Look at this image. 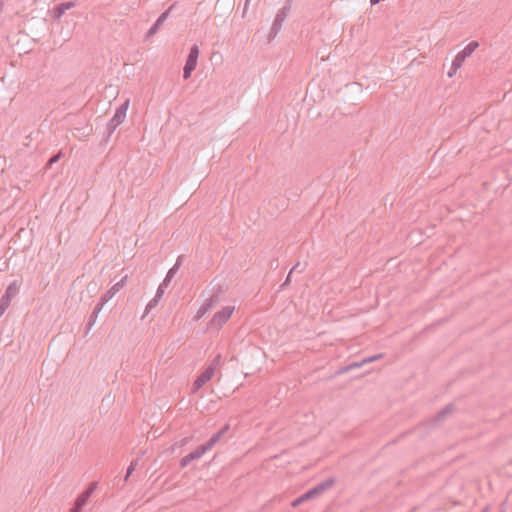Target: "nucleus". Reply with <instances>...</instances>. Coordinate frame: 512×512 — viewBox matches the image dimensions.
Instances as JSON below:
<instances>
[{
    "mask_svg": "<svg viewBox=\"0 0 512 512\" xmlns=\"http://www.w3.org/2000/svg\"><path fill=\"white\" fill-rule=\"evenodd\" d=\"M221 355L218 354L209 363L205 370L194 380V392L202 388L215 375L216 370L220 367Z\"/></svg>",
    "mask_w": 512,
    "mask_h": 512,
    "instance_id": "1",
    "label": "nucleus"
},
{
    "mask_svg": "<svg viewBox=\"0 0 512 512\" xmlns=\"http://www.w3.org/2000/svg\"><path fill=\"white\" fill-rule=\"evenodd\" d=\"M234 306H225L220 311L214 313L213 317L207 325V330L218 331L230 319L234 313Z\"/></svg>",
    "mask_w": 512,
    "mask_h": 512,
    "instance_id": "2",
    "label": "nucleus"
},
{
    "mask_svg": "<svg viewBox=\"0 0 512 512\" xmlns=\"http://www.w3.org/2000/svg\"><path fill=\"white\" fill-rule=\"evenodd\" d=\"M19 287V283L16 280L8 285L4 295L0 299V317L5 313L10 306L11 300L19 292Z\"/></svg>",
    "mask_w": 512,
    "mask_h": 512,
    "instance_id": "3",
    "label": "nucleus"
},
{
    "mask_svg": "<svg viewBox=\"0 0 512 512\" xmlns=\"http://www.w3.org/2000/svg\"><path fill=\"white\" fill-rule=\"evenodd\" d=\"M128 107L129 100H126L116 109L114 116L107 125V129L110 133H112L125 120Z\"/></svg>",
    "mask_w": 512,
    "mask_h": 512,
    "instance_id": "4",
    "label": "nucleus"
},
{
    "mask_svg": "<svg viewBox=\"0 0 512 512\" xmlns=\"http://www.w3.org/2000/svg\"><path fill=\"white\" fill-rule=\"evenodd\" d=\"M479 47L477 41H471L461 51H459L453 59L454 66H462L465 59L472 55V53Z\"/></svg>",
    "mask_w": 512,
    "mask_h": 512,
    "instance_id": "5",
    "label": "nucleus"
},
{
    "mask_svg": "<svg viewBox=\"0 0 512 512\" xmlns=\"http://www.w3.org/2000/svg\"><path fill=\"white\" fill-rule=\"evenodd\" d=\"M333 478H328L320 483H318L316 486H314L312 489L308 490L304 493L305 498L307 500L314 498L315 496L323 493L327 489L331 488L334 484Z\"/></svg>",
    "mask_w": 512,
    "mask_h": 512,
    "instance_id": "6",
    "label": "nucleus"
},
{
    "mask_svg": "<svg viewBox=\"0 0 512 512\" xmlns=\"http://www.w3.org/2000/svg\"><path fill=\"white\" fill-rule=\"evenodd\" d=\"M219 302V291L213 293L209 298H207L204 303L197 310V314L194 318H201L207 312L212 310V308Z\"/></svg>",
    "mask_w": 512,
    "mask_h": 512,
    "instance_id": "7",
    "label": "nucleus"
},
{
    "mask_svg": "<svg viewBox=\"0 0 512 512\" xmlns=\"http://www.w3.org/2000/svg\"><path fill=\"white\" fill-rule=\"evenodd\" d=\"M186 259L185 256H179L174 266L168 271L166 277L164 278L163 282L159 285L160 288L165 291V289L169 286L170 282L172 281L173 277L179 270L180 266L182 265L183 261Z\"/></svg>",
    "mask_w": 512,
    "mask_h": 512,
    "instance_id": "8",
    "label": "nucleus"
},
{
    "mask_svg": "<svg viewBox=\"0 0 512 512\" xmlns=\"http://www.w3.org/2000/svg\"><path fill=\"white\" fill-rule=\"evenodd\" d=\"M127 276H124L120 281L115 283L108 291H106L100 298L104 304L107 303L114 295L119 292L125 285Z\"/></svg>",
    "mask_w": 512,
    "mask_h": 512,
    "instance_id": "9",
    "label": "nucleus"
},
{
    "mask_svg": "<svg viewBox=\"0 0 512 512\" xmlns=\"http://www.w3.org/2000/svg\"><path fill=\"white\" fill-rule=\"evenodd\" d=\"M96 489V483L93 482L89 485V487L83 491L76 499L75 501V504L78 506V507H81L83 508V506L87 503L88 499L91 497V495L93 494V492L95 491Z\"/></svg>",
    "mask_w": 512,
    "mask_h": 512,
    "instance_id": "10",
    "label": "nucleus"
},
{
    "mask_svg": "<svg viewBox=\"0 0 512 512\" xmlns=\"http://www.w3.org/2000/svg\"><path fill=\"white\" fill-rule=\"evenodd\" d=\"M169 11L170 9L166 10L165 12H163L159 17L158 19L156 20V22L151 26V28L148 30L147 34H146V37L147 38H150L152 37L154 34L157 33V31L159 30V28L161 27V25L166 21V19L168 18L169 16Z\"/></svg>",
    "mask_w": 512,
    "mask_h": 512,
    "instance_id": "11",
    "label": "nucleus"
},
{
    "mask_svg": "<svg viewBox=\"0 0 512 512\" xmlns=\"http://www.w3.org/2000/svg\"><path fill=\"white\" fill-rule=\"evenodd\" d=\"M74 6V2L60 3L53 8L52 15L55 19H60L67 10L73 8Z\"/></svg>",
    "mask_w": 512,
    "mask_h": 512,
    "instance_id": "12",
    "label": "nucleus"
},
{
    "mask_svg": "<svg viewBox=\"0 0 512 512\" xmlns=\"http://www.w3.org/2000/svg\"><path fill=\"white\" fill-rule=\"evenodd\" d=\"M286 16L283 14V12H278L276 14V17L274 19V22L272 24V27H271V31H270V34L275 37L279 31L281 30L282 26H283V23L285 22L286 20Z\"/></svg>",
    "mask_w": 512,
    "mask_h": 512,
    "instance_id": "13",
    "label": "nucleus"
},
{
    "mask_svg": "<svg viewBox=\"0 0 512 512\" xmlns=\"http://www.w3.org/2000/svg\"><path fill=\"white\" fill-rule=\"evenodd\" d=\"M229 430V425L223 426L218 432L214 433L207 441V446L212 449L221 437Z\"/></svg>",
    "mask_w": 512,
    "mask_h": 512,
    "instance_id": "14",
    "label": "nucleus"
},
{
    "mask_svg": "<svg viewBox=\"0 0 512 512\" xmlns=\"http://www.w3.org/2000/svg\"><path fill=\"white\" fill-rule=\"evenodd\" d=\"M105 304L102 301H99V303L95 306L93 312L91 313L88 321V328L90 329L96 322V319L98 317V314L102 310L103 306Z\"/></svg>",
    "mask_w": 512,
    "mask_h": 512,
    "instance_id": "15",
    "label": "nucleus"
},
{
    "mask_svg": "<svg viewBox=\"0 0 512 512\" xmlns=\"http://www.w3.org/2000/svg\"><path fill=\"white\" fill-rule=\"evenodd\" d=\"M191 72H192V48L190 49V51L187 55L186 63L184 66V78L185 79L189 78L191 76Z\"/></svg>",
    "mask_w": 512,
    "mask_h": 512,
    "instance_id": "16",
    "label": "nucleus"
},
{
    "mask_svg": "<svg viewBox=\"0 0 512 512\" xmlns=\"http://www.w3.org/2000/svg\"><path fill=\"white\" fill-rule=\"evenodd\" d=\"M210 447L207 446V443H203L194 448V460L201 458L206 452H208Z\"/></svg>",
    "mask_w": 512,
    "mask_h": 512,
    "instance_id": "17",
    "label": "nucleus"
},
{
    "mask_svg": "<svg viewBox=\"0 0 512 512\" xmlns=\"http://www.w3.org/2000/svg\"><path fill=\"white\" fill-rule=\"evenodd\" d=\"M453 411L452 405L445 406L441 411H439L435 417V421L442 420L447 414L451 413Z\"/></svg>",
    "mask_w": 512,
    "mask_h": 512,
    "instance_id": "18",
    "label": "nucleus"
},
{
    "mask_svg": "<svg viewBox=\"0 0 512 512\" xmlns=\"http://www.w3.org/2000/svg\"><path fill=\"white\" fill-rule=\"evenodd\" d=\"M160 299L161 298H157V296H154V298L148 302V304L145 308V313L146 314L150 313L152 311V309H154L158 305Z\"/></svg>",
    "mask_w": 512,
    "mask_h": 512,
    "instance_id": "19",
    "label": "nucleus"
},
{
    "mask_svg": "<svg viewBox=\"0 0 512 512\" xmlns=\"http://www.w3.org/2000/svg\"><path fill=\"white\" fill-rule=\"evenodd\" d=\"M461 68V66H454V62L452 61V64H451V67H450V70L448 71V77L451 78L453 77L457 71Z\"/></svg>",
    "mask_w": 512,
    "mask_h": 512,
    "instance_id": "20",
    "label": "nucleus"
},
{
    "mask_svg": "<svg viewBox=\"0 0 512 512\" xmlns=\"http://www.w3.org/2000/svg\"><path fill=\"white\" fill-rule=\"evenodd\" d=\"M382 357H383V354H377V355H374V356H371L368 358H364L362 360V363H370V362L376 361L378 359H381Z\"/></svg>",
    "mask_w": 512,
    "mask_h": 512,
    "instance_id": "21",
    "label": "nucleus"
},
{
    "mask_svg": "<svg viewBox=\"0 0 512 512\" xmlns=\"http://www.w3.org/2000/svg\"><path fill=\"white\" fill-rule=\"evenodd\" d=\"M135 466H136V462L132 461L131 464L129 465L128 469H127V473H126V476H125V479H124L125 481L128 480L129 476L135 470Z\"/></svg>",
    "mask_w": 512,
    "mask_h": 512,
    "instance_id": "22",
    "label": "nucleus"
},
{
    "mask_svg": "<svg viewBox=\"0 0 512 512\" xmlns=\"http://www.w3.org/2000/svg\"><path fill=\"white\" fill-rule=\"evenodd\" d=\"M307 499L305 498V495H301L300 497L296 498L293 502H292V506L293 507H296L298 505H300L302 502L306 501Z\"/></svg>",
    "mask_w": 512,
    "mask_h": 512,
    "instance_id": "23",
    "label": "nucleus"
},
{
    "mask_svg": "<svg viewBox=\"0 0 512 512\" xmlns=\"http://www.w3.org/2000/svg\"><path fill=\"white\" fill-rule=\"evenodd\" d=\"M192 461V452L187 454L182 460H181V464L182 466H186L189 462Z\"/></svg>",
    "mask_w": 512,
    "mask_h": 512,
    "instance_id": "24",
    "label": "nucleus"
},
{
    "mask_svg": "<svg viewBox=\"0 0 512 512\" xmlns=\"http://www.w3.org/2000/svg\"><path fill=\"white\" fill-rule=\"evenodd\" d=\"M60 157H61V153H58V154H56V155L52 156V157L49 159V161H48L47 165H49V166H50V165H52V164L56 163V162L60 159Z\"/></svg>",
    "mask_w": 512,
    "mask_h": 512,
    "instance_id": "25",
    "label": "nucleus"
},
{
    "mask_svg": "<svg viewBox=\"0 0 512 512\" xmlns=\"http://www.w3.org/2000/svg\"><path fill=\"white\" fill-rule=\"evenodd\" d=\"M198 55H199V49L196 45H194V68L196 67V64H197Z\"/></svg>",
    "mask_w": 512,
    "mask_h": 512,
    "instance_id": "26",
    "label": "nucleus"
},
{
    "mask_svg": "<svg viewBox=\"0 0 512 512\" xmlns=\"http://www.w3.org/2000/svg\"><path fill=\"white\" fill-rule=\"evenodd\" d=\"M290 9H291V6L284 5V7L282 9H280L278 12H283V14L287 17Z\"/></svg>",
    "mask_w": 512,
    "mask_h": 512,
    "instance_id": "27",
    "label": "nucleus"
},
{
    "mask_svg": "<svg viewBox=\"0 0 512 512\" xmlns=\"http://www.w3.org/2000/svg\"><path fill=\"white\" fill-rule=\"evenodd\" d=\"M363 364H364V363H362V361H361V362H355V363L350 364L348 368H349V369L359 368V367H361Z\"/></svg>",
    "mask_w": 512,
    "mask_h": 512,
    "instance_id": "28",
    "label": "nucleus"
},
{
    "mask_svg": "<svg viewBox=\"0 0 512 512\" xmlns=\"http://www.w3.org/2000/svg\"><path fill=\"white\" fill-rule=\"evenodd\" d=\"M164 293H165V291H163V289H162V288L158 287V289H157V292H156V295H155V296H157V298H162V296H163V294H164Z\"/></svg>",
    "mask_w": 512,
    "mask_h": 512,
    "instance_id": "29",
    "label": "nucleus"
},
{
    "mask_svg": "<svg viewBox=\"0 0 512 512\" xmlns=\"http://www.w3.org/2000/svg\"><path fill=\"white\" fill-rule=\"evenodd\" d=\"M81 510V507H78L76 504H74V507L70 510V512H80Z\"/></svg>",
    "mask_w": 512,
    "mask_h": 512,
    "instance_id": "30",
    "label": "nucleus"
},
{
    "mask_svg": "<svg viewBox=\"0 0 512 512\" xmlns=\"http://www.w3.org/2000/svg\"><path fill=\"white\" fill-rule=\"evenodd\" d=\"M299 266L300 263H297L295 266H293L292 269L290 270V274H292L296 269H298Z\"/></svg>",
    "mask_w": 512,
    "mask_h": 512,
    "instance_id": "31",
    "label": "nucleus"
},
{
    "mask_svg": "<svg viewBox=\"0 0 512 512\" xmlns=\"http://www.w3.org/2000/svg\"><path fill=\"white\" fill-rule=\"evenodd\" d=\"M290 276H291V274L289 273L282 286H285V285H287L290 282Z\"/></svg>",
    "mask_w": 512,
    "mask_h": 512,
    "instance_id": "32",
    "label": "nucleus"
},
{
    "mask_svg": "<svg viewBox=\"0 0 512 512\" xmlns=\"http://www.w3.org/2000/svg\"><path fill=\"white\" fill-rule=\"evenodd\" d=\"M380 1H381V0H370V3H371V5L373 6V5L378 4Z\"/></svg>",
    "mask_w": 512,
    "mask_h": 512,
    "instance_id": "33",
    "label": "nucleus"
},
{
    "mask_svg": "<svg viewBox=\"0 0 512 512\" xmlns=\"http://www.w3.org/2000/svg\"><path fill=\"white\" fill-rule=\"evenodd\" d=\"M293 0H286L285 5H289L292 7Z\"/></svg>",
    "mask_w": 512,
    "mask_h": 512,
    "instance_id": "34",
    "label": "nucleus"
},
{
    "mask_svg": "<svg viewBox=\"0 0 512 512\" xmlns=\"http://www.w3.org/2000/svg\"><path fill=\"white\" fill-rule=\"evenodd\" d=\"M5 1L6 0H0V9H2L4 7Z\"/></svg>",
    "mask_w": 512,
    "mask_h": 512,
    "instance_id": "35",
    "label": "nucleus"
},
{
    "mask_svg": "<svg viewBox=\"0 0 512 512\" xmlns=\"http://www.w3.org/2000/svg\"><path fill=\"white\" fill-rule=\"evenodd\" d=\"M250 2V0H246L245 1V8L247 7L248 3Z\"/></svg>",
    "mask_w": 512,
    "mask_h": 512,
    "instance_id": "36",
    "label": "nucleus"
},
{
    "mask_svg": "<svg viewBox=\"0 0 512 512\" xmlns=\"http://www.w3.org/2000/svg\"><path fill=\"white\" fill-rule=\"evenodd\" d=\"M482 512H487V509L483 510Z\"/></svg>",
    "mask_w": 512,
    "mask_h": 512,
    "instance_id": "37",
    "label": "nucleus"
},
{
    "mask_svg": "<svg viewBox=\"0 0 512 512\" xmlns=\"http://www.w3.org/2000/svg\"><path fill=\"white\" fill-rule=\"evenodd\" d=\"M501 512H505V511H501Z\"/></svg>",
    "mask_w": 512,
    "mask_h": 512,
    "instance_id": "38",
    "label": "nucleus"
}]
</instances>
